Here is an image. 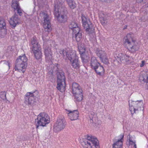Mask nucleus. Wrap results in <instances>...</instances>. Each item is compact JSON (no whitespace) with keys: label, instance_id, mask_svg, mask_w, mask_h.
<instances>
[{"label":"nucleus","instance_id":"1","mask_svg":"<svg viewBox=\"0 0 148 148\" xmlns=\"http://www.w3.org/2000/svg\"><path fill=\"white\" fill-rule=\"evenodd\" d=\"M57 52L58 54L57 56V57L61 56L64 57L65 54L66 57L70 61L73 67L76 69L79 68V63L78 61V58L76 56L75 51L70 50L66 52L62 50L57 49Z\"/></svg>","mask_w":148,"mask_h":148},{"label":"nucleus","instance_id":"2","mask_svg":"<svg viewBox=\"0 0 148 148\" xmlns=\"http://www.w3.org/2000/svg\"><path fill=\"white\" fill-rule=\"evenodd\" d=\"M123 44L128 50L132 53L138 50L139 48L138 43L132 33H129L124 37Z\"/></svg>","mask_w":148,"mask_h":148},{"label":"nucleus","instance_id":"3","mask_svg":"<svg viewBox=\"0 0 148 148\" xmlns=\"http://www.w3.org/2000/svg\"><path fill=\"white\" fill-rule=\"evenodd\" d=\"M62 0H55V1L54 14L60 22H64L67 20V16L63 11L62 7Z\"/></svg>","mask_w":148,"mask_h":148},{"label":"nucleus","instance_id":"4","mask_svg":"<svg viewBox=\"0 0 148 148\" xmlns=\"http://www.w3.org/2000/svg\"><path fill=\"white\" fill-rule=\"evenodd\" d=\"M27 59L25 54L19 56L16 60L15 70L24 73L27 66Z\"/></svg>","mask_w":148,"mask_h":148},{"label":"nucleus","instance_id":"5","mask_svg":"<svg viewBox=\"0 0 148 148\" xmlns=\"http://www.w3.org/2000/svg\"><path fill=\"white\" fill-rule=\"evenodd\" d=\"M50 122V119L49 116L45 113H40L38 116L37 119L35 120V123L37 128L39 126H46Z\"/></svg>","mask_w":148,"mask_h":148},{"label":"nucleus","instance_id":"6","mask_svg":"<svg viewBox=\"0 0 148 148\" xmlns=\"http://www.w3.org/2000/svg\"><path fill=\"white\" fill-rule=\"evenodd\" d=\"M84 145L83 146L84 148H98L99 143L97 138L94 136H88L87 137V140L84 142Z\"/></svg>","mask_w":148,"mask_h":148},{"label":"nucleus","instance_id":"7","mask_svg":"<svg viewBox=\"0 0 148 148\" xmlns=\"http://www.w3.org/2000/svg\"><path fill=\"white\" fill-rule=\"evenodd\" d=\"M39 19L43 24V26L45 30L48 32L51 31V25L48 16L46 12H42L40 14Z\"/></svg>","mask_w":148,"mask_h":148},{"label":"nucleus","instance_id":"8","mask_svg":"<svg viewBox=\"0 0 148 148\" xmlns=\"http://www.w3.org/2000/svg\"><path fill=\"white\" fill-rule=\"evenodd\" d=\"M120 62L126 64H130L133 62V58L127 55L121 54L119 57H117V58L114 61V64L116 65L121 64Z\"/></svg>","mask_w":148,"mask_h":148},{"label":"nucleus","instance_id":"9","mask_svg":"<svg viewBox=\"0 0 148 148\" xmlns=\"http://www.w3.org/2000/svg\"><path fill=\"white\" fill-rule=\"evenodd\" d=\"M57 86L56 88L61 92H63L65 90V81L64 75L62 73L57 74Z\"/></svg>","mask_w":148,"mask_h":148},{"label":"nucleus","instance_id":"10","mask_svg":"<svg viewBox=\"0 0 148 148\" xmlns=\"http://www.w3.org/2000/svg\"><path fill=\"white\" fill-rule=\"evenodd\" d=\"M32 45V51L36 58L39 59L41 58L42 56V53L40 46L36 40L34 38L31 41Z\"/></svg>","mask_w":148,"mask_h":148},{"label":"nucleus","instance_id":"11","mask_svg":"<svg viewBox=\"0 0 148 148\" xmlns=\"http://www.w3.org/2000/svg\"><path fill=\"white\" fill-rule=\"evenodd\" d=\"M65 122L64 117L61 116L59 117L54 126V131L58 132L62 130L65 128Z\"/></svg>","mask_w":148,"mask_h":148},{"label":"nucleus","instance_id":"12","mask_svg":"<svg viewBox=\"0 0 148 148\" xmlns=\"http://www.w3.org/2000/svg\"><path fill=\"white\" fill-rule=\"evenodd\" d=\"M81 18L83 26L86 31L90 32L93 31L94 28L92 27V25L88 18L83 14H82Z\"/></svg>","mask_w":148,"mask_h":148},{"label":"nucleus","instance_id":"13","mask_svg":"<svg viewBox=\"0 0 148 148\" xmlns=\"http://www.w3.org/2000/svg\"><path fill=\"white\" fill-rule=\"evenodd\" d=\"M78 48L79 51L81 54V57L83 62L86 63L88 62L89 60L90 52H86L85 48L83 46H82L78 45Z\"/></svg>","mask_w":148,"mask_h":148},{"label":"nucleus","instance_id":"14","mask_svg":"<svg viewBox=\"0 0 148 148\" xmlns=\"http://www.w3.org/2000/svg\"><path fill=\"white\" fill-rule=\"evenodd\" d=\"M142 100L137 101H129V110L132 114L135 113L138 109V107L143 104Z\"/></svg>","mask_w":148,"mask_h":148},{"label":"nucleus","instance_id":"15","mask_svg":"<svg viewBox=\"0 0 148 148\" xmlns=\"http://www.w3.org/2000/svg\"><path fill=\"white\" fill-rule=\"evenodd\" d=\"M123 137L124 135L123 134L118 136V138L114 141L112 144V148H123Z\"/></svg>","mask_w":148,"mask_h":148},{"label":"nucleus","instance_id":"16","mask_svg":"<svg viewBox=\"0 0 148 148\" xmlns=\"http://www.w3.org/2000/svg\"><path fill=\"white\" fill-rule=\"evenodd\" d=\"M9 23L11 27L14 28L20 23V20L18 16L14 15L10 18Z\"/></svg>","mask_w":148,"mask_h":148},{"label":"nucleus","instance_id":"17","mask_svg":"<svg viewBox=\"0 0 148 148\" xmlns=\"http://www.w3.org/2000/svg\"><path fill=\"white\" fill-rule=\"evenodd\" d=\"M66 112L68 114L71 120L74 121L78 119L79 116V112L77 110L71 111L66 110Z\"/></svg>","mask_w":148,"mask_h":148},{"label":"nucleus","instance_id":"18","mask_svg":"<svg viewBox=\"0 0 148 148\" xmlns=\"http://www.w3.org/2000/svg\"><path fill=\"white\" fill-rule=\"evenodd\" d=\"M25 103L27 105H32L34 103V95L30 92H27L25 95Z\"/></svg>","mask_w":148,"mask_h":148},{"label":"nucleus","instance_id":"19","mask_svg":"<svg viewBox=\"0 0 148 148\" xmlns=\"http://www.w3.org/2000/svg\"><path fill=\"white\" fill-rule=\"evenodd\" d=\"M135 139L136 137L134 136L129 135L127 136V142L132 148H137Z\"/></svg>","mask_w":148,"mask_h":148},{"label":"nucleus","instance_id":"20","mask_svg":"<svg viewBox=\"0 0 148 148\" xmlns=\"http://www.w3.org/2000/svg\"><path fill=\"white\" fill-rule=\"evenodd\" d=\"M72 90L73 94L80 93L81 92H82L81 87L79 84L76 83H74L73 84Z\"/></svg>","mask_w":148,"mask_h":148},{"label":"nucleus","instance_id":"21","mask_svg":"<svg viewBox=\"0 0 148 148\" xmlns=\"http://www.w3.org/2000/svg\"><path fill=\"white\" fill-rule=\"evenodd\" d=\"M44 52L45 57L46 60H50L52 59V55L50 48H49L45 47L44 50Z\"/></svg>","mask_w":148,"mask_h":148},{"label":"nucleus","instance_id":"22","mask_svg":"<svg viewBox=\"0 0 148 148\" xmlns=\"http://www.w3.org/2000/svg\"><path fill=\"white\" fill-rule=\"evenodd\" d=\"M90 65L91 68L94 69L96 67H98L100 65V64L98 62L97 60L95 57H92L91 58L90 62Z\"/></svg>","mask_w":148,"mask_h":148},{"label":"nucleus","instance_id":"23","mask_svg":"<svg viewBox=\"0 0 148 148\" xmlns=\"http://www.w3.org/2000/svg\"><path fill=\"white\" fill-rule=\"evenodd\" d=\"M69 27L72 30L73 33H75L79 32L80 31L79 27L75 22H71L69 25Z\"/></svg>","mask_w":148,"mask_h":148},{"label":"nucleus","instance_id":"24","mask_svg":"<svg viewBox=\"0 0 148 148\" xmlns=\"http://www.w3.org/2000/svg\"><path fill=\"white\" fill-rule=\"evenodd\" d=\"M94 69L96 73L99 75H101L103 74L105 72V70L103 67L100 64V65L96 67Z\"/></svg>","mask_w":148,"mask_h":148},{"label":"nucleus","instance_id":"25","mask_svg":"<svg viewBox=\"0 0 148 148\" xmlns=\"http://www.w3.org/2000/svg\"><path fill=\"white\" fill-rule=\"evenodd\" d=\"M95 53L100 59L106 56V53L104 51L100 49H97L96 50Z\"/></svg>","mask_w":148,"mask_h":148},{"label":"nucleus","instance_id":"26","mask_svg":"<svg viewBox=\"0 0 148 148\" xmlns=\"http://www.w3.org/2000/svg\"><path fill=\"white\" fill-rule=\"evenodd\" d=\"M75 96V98L76 101H81L83 98V95L82 92H81L80 93H77L76 94H73Z\"/></svg>","mask_w":148,"mask_h":148},{"label":"nucleus","instance_id":"27","mask_svg":"<svg viewBox=\"0 0 148 148\" xmlns=\"http://www.w3.org/2000/svg\"><path fill=\"white\" fill-rule=\"evenodd\" d=\"M73 36L77 42H79L82 38V34L79 32L73 33Z\"/></svg>","mask_w":148,"mask_h":148},{"label":"nucleus","instance_id":"28","mask_svg":"<svg viewBox=\"0 0 148 148\" xmlns=\"http://www.w3.org/2000/svg\"><path fill=\"white\" fill-rule=\"evenodd\" d=\"M69 7L72 9H74L76 7V4L73 0H66Z\"/></svg>","mask_w":148,"mask_h":148},{"label":"nucleus","instance_id":"29","mask_svg":"<svg viewBox=\"0 0 148 148\" xmlns=\"http://www.w3.org/2000/svg\"><path fill=\"white\" fill-rule=\"evenodd\" d=\"M18 2L16 0H13L12 4V7L14 9V11L16 9L19 7Z\"/></svg>","mask_w":148,"mask_h":148},{"label":"nucleus","instance_id":"30","mask_svg":"<svg viewBox=\"0 0 148 148\" xmlns=\"http://www.w3.org/2000/svg\"><path fill=\"white\" fill-rule=\"evenodd\" d=\"M7 29L6 28L0 29V37L1 38H4L7 34Z\"/></svg>","mask_w":148,"mask_h":148},{"label":"nucleus","instance_id":"31","mask_svg":"<svg viewBox=\"0 0 148 148\" xmlns=\"http://www.w3.org/2000/svg\"><path fill=\"white\" fill-rule=\"evenodd\" d=\"M6 28V23L4 20L2 18H0V29Z\"/></svg>","mask_w":148,"mask_h":148},{"label":"nucleus","instance_id":"32","mask_svg":"<svg viewBox=\"0 0 148 148\" xmlns=\"http://www.w3.org/2000/svg\"><path fill=\"white\" fill-rule=\"evenodd\" d=\"M100 20L103 25H105L107 23V19L105 16L99 17Z\"/></svg>","mask_w":148,"mask_h":148},{"label":"nucleus","instance_id":"33","mask_svg":"<svg viewBox=\"0 0 148 148\" xmlns=\"http://www.w3.org/2000/svg\"><path fill=\"white\" fill-rule=\"evenodd\" d=\"M100 60L101 62L104 64H107L109 63V60L107 58L106 55L104 57H103L100 59Z\"/></svg>","mask_w":148,"mask_h":148},{"label":"nucleus","instance_id":"34","mask_svg":"<svg viewBox=\"0 0 148 148\" xmlns=\"http://www.w3.org/2000/svg\"><path fill=\"white\" fill-rule=\"evenodd\" d=\"M16 11L17 13L19 14V15L21 16L22 14V10L19 7V8H17V9H16Z\"/></svg>","mask_w":148,"mask_h":148},{"label":"nucleus","instance_id":"35","mask_svg":"<svg viewBox=\"0 0 148 148\" xmlns=\"http://www.w3.org/2000/svg\"><path fill=\"white\" fill-rule=\"evenodd\" d=\"M146 62L144 60H142L141 63L140 64V67H142L145 64Z\"/></svg>","mask_w":148,"mask_h":148},{"label":"nucleus","instance_id":"36","mask_svg":"<svg viewBox=\"0 0 148 148\" xmlns=\"http://www.w3.org/2000/svg\"><path fill=\"white\" fill-rule=\"evenodd\" d=\"M144 0H136V1L138 3H141L142 1H143Z\"/></svg>","mask_w":148,"mask_h":148},{"label":"nucleus","instance_id":"37","mask_svg":"<svg viewBox=\"0 0 148 148\" xmlns=\"http://www.w3.org/2000/svg\"><path fill=\"white\" fill-rule=\"evenodd\" d=\"M6 64L9 67V68H10V64L9 63V62H7V64Z\"/></svg>","mask_w":148,"mask_h":148},{"label":"nucleus","instance_id":"38","mask_svg":"<svg viewBox=\"0 0 148 148\" xmlns=\"http://www.w3.org/2000/svg\"><path fill=\"white\" fill-rule=\"evenodd\" d=\"M42 39H43V40H44L43 36V37H42Z\"/></svg>","mask_w":148,"mask_h":148}]
</instances>
